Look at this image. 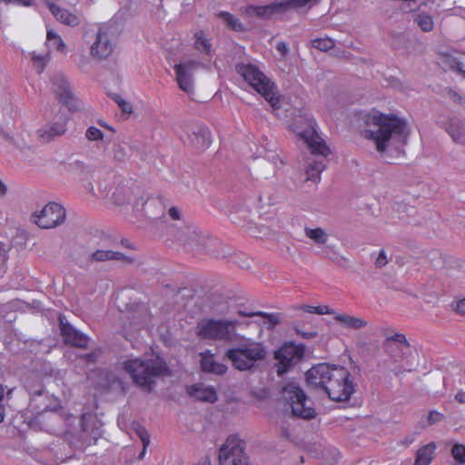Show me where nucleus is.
<instances>
[{
  "label": "nucleus",
  "instance_id": "nucleus-14",
  "mask_svg": "<svg viewBox=\"0 0 465 465\" xmlns=\"http://www.w3.org/2000/svg\"><path fill=\"white\" fill-rule=\"evenodd\" d=\"M34 218L35 223L41 228H54L64 222L65 210L59 203H49Z\"/></svg>",
  "mask_w": 465,
  "mask_h": 465
},
{
  "label": "nucleus",
  "instance_id": "nucleus-54",
  "mask_svg": "<svg viewBox=\"0 0 465 465\" xmlns=\"http://www.w3.org/2000/svg\"><path fill=\"white\" fill-rule=\"evenodd\" d=\"M168 214H169L170 218L173 219V221L181 220V216H182L181 211L176 207H171L168 210Z\"/></svg>",
  "mask_w": 465,
  "mask_h": 465
},
{
  "label": "nucleus",
  "instance_id": "nucleus-58",
  "mask_svg": "<svg viewBox=\"0 0 465 465\" xmlns=\"http://www.w3.org/2000/svg\"><path fill=\"white\" fill-rule=\"evenodd\" d=\"M455 399L460 402V403H465V392L464 391H459L456 395H455Z\"/></svg>",
  "mask_w": 465,
  "mask_h": 465
},
{
  "label": "nucleus",
  "instance_id": "nucleus-41",
  "mask_svg": "<svg viewBox=\"0 0 465 465\" xmlns=\"http://www.w3.org/2000/svg\"><path fill=\"white\" fill-rule=\"evenodd\" d=\"M312 46L326 52L334 47V41L329 37H322L312 40Z\"/></svg>",
  "mask_w": 465,
  "mask_h": 465
},
{
  "label": "nucleus",
  "instance_id": "nucleus-36",
  "mask_svg": "<svg viewBox=\"0 0 465 465\" xmlns=\"http://www.w3.org/2000/svg\"><path fill=\"white\" fill-rule=\"evenodd\" d=\"M305 235L317 244H324L328 240V234L322 228H305Z\"/></svg>",
  "mask_w": 465,
  "mask_h": 465
},
{
  "label": "nucleus",
  "instance_id": "nucleus-42",
  "mask_svg": "<svg viewBox=\"0 0 465 465\" xmlns=\"http://www.w3.org/2000/svg\"><path fill=\"white\" fill-rule=\"evenodd\" d=\"M451 456L456 465H465V445L455 443L451 448Z\"/></svg>",
  "mask_w": 465,
  "mask_h": 465
},
{
  "label": "nucleus",
  "instance_id": "nucleus-37",
  "mask_svg": "<svg viewBox=\"0 0 465 465\" xmlns=\"http://www.w3.org/2000/svg\"><path fill=\"white\" fill-rule=\"evenodd\" d=\"M47 45L62 53L65 51V44L56 33L53 30H48L46 35Z\"/></svg>",
  "mask_w": 465,
  "mask_h": 465
},
{
  "label": "nucleus",
  "instance_id": "nucleus-19",
  "mask_svg": "<svg viewBox=\"0 0 465 465\" xmlns=\"http://www.w3.org/2000/svg\"><path fill=\"white\" fill-rule=\"evenodd\" d=\"M336 371L341 378H348L349 373L345 368L340 365H331L327 362H321L313 365L306 371L305 378H331Z\"/></svg>",
  "mask_w": 465,
  "mask_h": 465
},
{
  "label": "nucleus",
  "instance_id": "nucleus-30",
  "mask_svg": "<svg viewBox=\"0 0 465 465\" xmlns=\"http://www.w3.org/2000/svg\"><path fill=\"white\" fill-rule=\"evenodd\" d=\"M436 445L430 442L418 450L415 459V465H429L433 458Z\"/></svg>",
  "mask_w": 465,
  "mask_h": 465
},
{
  "label": "nucleus",
  "instance_id": "nucleus-33",
  "mask_svg": "<svg viewBox=\"0 0 465 465\" xmlns=\"http://www.w3.org/2000/svg\"><path fill=\"white\" fill-rule=\"evenodd\" d=\"M238 314L240 316H245V317H253V316H260L264 318V324L267 325V328L272 329L273 328L278 322L279 318L277 314L274 313H267L263 312H243V311H238Z\"/></svg>",
  "mask_w": 465,
  "mask_h": 465
},
{
  "label": "nucleus",
  "instance_id": "nucleus-46",
  "mask_svg": "<svg viewBox=\"0 0 465 465\" xmlns=\"http://www.w3.org/2000/svg\"><path fill=\"white\" fill-rule=\"evenodd\" d=\"M113 157L117 162H124L128 158L126 148L121 144H115L113 149Z\"/></svg>",
  "mask_w": 465,
  "mask_h": 465
},
{
  "label": "nucleus",
  "instance_id": "nucleus-6",
  "mask_svg": "<svg viewBox=\"0 0 465 465\" xmlns=\"http://www.w3.org/2000/svg\"><path fill=\"white\" fill-rule=\"evenodd\" d=\"M225 355L235 369L252 371L257 368L259 362L265 359L267 350L261 342L250 341L237 348L229 349Z\"/></svg>",
  "mask_w": 465,
  "mask_h": 465
},
{
  "label": "nucleus",
  "instance_id": "nucleus-1",
  "mask_svg": "<svg viewBox=\"0 0 465 465\" xmlns=\"http://www.w3.org/2000/svg\"><path fill=\"white\" fill-rule=\"evenodd\" d=\"M363 136L373 141L379 153L400 152L410 134L406 121L393 114L372 110L366 114Z\"/></svg>",
  "mask_w": 465,
  "mask_h": 465
},
{
  "label": "nucleus",
  "instance_id": "nucleus-28",
  "mask_svg": "<svg viewBox=\"0 0 465 465\" xmlns=\"http://www.w3.org/2000/svg\"><path fill=\"white\" fill-rule=\"evenodd\" d=\"M447 132L457 143H465V123L460 119H450L447 126Z\"/></svg>",
  "mask_w": 465,
  "mask_h": 465
},
{
  "label": "nucleus",
  "instance_id": "nucleus-47",
  "mask_svg": "<svg viewBox=\"0 0 465 465\" xmlns=\"http://www.w3.org/2000/svg\"><path fill=\"white\" fill-rule=\"evenodd\" d=\"M444 418V415L437 411H430L429 414L426 417V424L428 425H433L435 423H438L441 421Z\"/></svg>",
  "mask_w": 465,
  "mask_h": 465
},
{
  "label": "nucleus",
  "instance_id": "nucleus-39",
  "mask_svg": "<svg viewBox=\"0 0 465 465\" xmlns=\"http://www.w3.org/2000/svg\"><path fill=\"white\" fill-rule=\"evenodd\" d=\"M31 60L38 74H41L49 61V54H39L35 52L31 54Z\"/></svg>",
  "mask_w": 465,
  "mask_h": 465
},
{
  "label": "nucleus",
  "instance_id": "nucleus-4",
  "mask_svg": "<svg viewBox=\"0 0 465 465\" xmlns=\"http://www.w3.org/2000/svg\"><path fill=\"white\" fill-rule=\"evenodd\" d=\"M237 73L271 104L273 110L279 108V97L273 83L254 64H239Z\"/></svg>",
  "mask_w": 465,
  "mask_h": 465
},
{
  "label": "nucleus",
  "instance_id": "nucleus-61",
  "mask_svg": "<svg viewBox=\"0 0 465 465\" xmlns=\"http://www.w3.org/2000/svg\"><path fill=\"white\" fill-rule=\"evenodd\" d=\"M324 256H325V257H328V258H330V259H331V260L336 259V257H334V256H336V254H335V253H333V255H331V252H330V249H329V248H327V249L324 251Z\"/></svg>",
  "mask_w": 465,
  "mask_h": 465
},
{
  "label": "nucleus",
  "instance_id": "nucleus-51",
  "mask_svg": "<svg viewBox=\"0 0 465 465\" xmlns=\"http://www.w3.org/2000/svg\"><path fill=\"white\" fill-rule=\"evenodd\" d=\"M449 96L456 104H465V97H463L462 95H460L459 93H457L454 90H450Z\"/></svg>",
  "mask_w": 465,
  "mask_h": 465
},
{
  "label": "nucleus",
  "instance_id": "nucleus-45",
  "mask_svg": "<svg viewBox=\"0 0 465 465\" xmlns=\"http://www.w3.org/2000/svg\"><path fill=\"white\" fill-rule=\"evenodd\" d=\"M135 387L140 388L144 392H151L155 387V380H133Z\"/></svg>",
  "mask_w": 465,
  "mask_h": 465
},
{
  "label": "nucleus",
  "instance_id": "nucleus-60",
  "mask_svg": "<svg viewBox=\"0 0 465 465\" xmlns=\"http://www.w3.org/2000/svg\"><path fill=\"white\" fill-rule=\"evenodd\" d=\"M281 430H282V436H283V437H285V438H287V439H288V438H290L291 434H290V432H289L288 428H285V427H283V426H282V427L281 428Z\"/></svg>",
  "mask_w": 465,
  "mask_h": 465
},
{
  "label": "nucleus",
  "instance_id": "nucleus-40",
  "mask_svg": "<svg viewBox=\"0 0 465 465\" xmlns=\"http://www.w3.org/2000/svg\"><path fill=\"white\" fill-rule=\"evenodd\" d=\"M135 432L143 443V450L139 455V458L143 459L146 453V449L150 444V435L147 430L139 424L135 427Z\"/></svg>",
  "mask_w": 465,
  "mask_h": 465
},
{
  "label": "nucleus",
  "instance_id": "nucleus-20",
  "mask_svg": "<svg viewBox=\"0 0 465 465\" xmlns=\"http://www.w3.org/2000/svg\"><path fill=\"white\" fill-rule=\"evenodd\" d=\"M61 335L65 343L72 346L84 348L88 344V337L74 329L72 325L61 321L60 323Z\"/></svg>",
  "mask_w": 465,
  "mask_h": 465
},
{
  "label": "nucleus",
  "instance_id": "nucleus-12",
  "mask_svg": "<svg viewBox=\"0 0 465 465\" xmlns=\"http://www.w3.org/2000/svg\"><path fill=\"white\" fill-rule=\"evenodd\" d=\"M318 0H282L275 1L269 5H245L241 8V12L250 17H269L275 11H286L294 8L313 5Z\"/></svg>",
  "mask_w": 465,
  "mask_h": 465
},
{
  "label": "nucleus",
  "instance_id": "nucleus-38",
  "mask_svg": "<svg viewBox=\"0 0 465 465\" xmlns=\"http://www.w3.org/2000/svg\"><path fill=\"white\" fill-rule=\"evenodd\" d=\"M195 47L202 53L209 54L211 51V43L206 38L203 31H198L194 35Z\"/></svg>",
  "mask_w": 465,
  "mask_h": 465
},
{
  "label": "nucleus",
  "instance_id": "nucleus-27",
  "mask_svg": "<svg viewBox=\"0 0 465 465\" xmlns=\"http://www.w3.org/2000/svg\"><path fill=\"white\" fill-rule=\"evenodd\" d=\"M47 6L54 17L61 23L70 26L79 25L80 18L76 15L70 13L66 9L60 8L52 3H47Z\"/></svg>",
  "mask_w": 465,
  "mask_h": 465
},
{
  "label": "nucleus",
  "instance_id": "nucleus-44",
  "mask_svg": "<svg viewBox=\"0 0 465 465\" xmlns=\"http://www.w3.org/2000/svg\"><path fill=\"white\" fill-rule=\"evenodd\" d=\"M85 138L90 142H101L104 140V134L97 127L90 126L85 131Z\"/></svg>",
  "mask_w": 465,
  "mask_h": 465
},
{
  "label": "nucleus",
  "instance_id": "nucleus-10",
  "mask_svg": "<svg viewBox=\"0 0 465 465\" xmlns=\"http://www.w3.org/2000/svg\"><path fill=\"white\" fill-rule=\"evenodd\" d=\"M305 355V346L302 343L285 341L273 353V369L278 376L292 372Z\"/></svg>",
  "mask_w": 465,
  "mask_h": 465
},
{
  "label": "nucleus",
  "instance_id": "nucleus-18",
  "mask_svg": "<svg viewBox=\"0 0 465 465\" xmlns=\"http://www.w3.org/2000/svg\"><path fill=\"white\" fill-rule=\"evenodd\" d=\"M114 49V44L110 39L108 34L99 30L96 39L91 45V55L96 59L102 60L112 54Z\"/></svg>",
  "mask_w": 465,
  "mask_h": 465
},
{
  "label": "nucleus",
  "instance_id": "nucleus-63",
  "mask_svg": "<svg viewBox=\"0 0 465 465\" xmlns=\"http://www.w3.org/2000/svg\"><path fill=\"white\" fill-rule=\"evenodd\" d=\"M5 398V388L2 384H0V402H3Z\"/></svg>",
  "mask_w": 465,
  "mask_h": 465
},
{
  "label": "nucleus",
  "instance_id": "nucleus-15",
  "mask_svg": "<svg viewBox=\"0 0 465 465\" xmlns=\"http://www.w3.org/2000/svg\"><path fill=\"white\" fill-rule=\"evenodd\" d=\"M297 309L309 313H315L320 315L334 314L335 321L340 322L342 327L347 329L359 330L367 325V322L363 319L353 317L348 314L334 313V312L331 310L327 305L311 306L303 304L298 306Z\"/></svg>",
  "mask_w": 465,
  "mask_h": 465
},
{
  "label": "nucleus",
  "instance_id": "nucleus-50",
  "mask_svg": "<svg viewBox=\"0 0 465 465\" xmlns=\"http://www.w3.org/2000/svg\"><path fill=\"white\" fill-rule=\"evenodd\" d=\"M146 317H147V312L145 308L143 307L142 315L138 316H133L134 322V324L138 327H143L146 324Z\"/></svg>",
  "mask_w": 465,
  "mask_h": 465
},
{
  "label": "nucleus",
  "instance_id": "nucleus-64",
  "mask_svg": "<svg viewBox=\"0 0 465 465\" xmlns=\"http://www.w3.org/2000/svg\"><path fill=\"white\" fill-rule=\"evenodd\" d=\"M98 124H99L101 126H103V127H104V128H106V129H108V130H113V129H112V127H111V126H109V125H108L104 121H103V120H99V121H98Z\"/></svg>",
  "mask_w": 465,
  "mask_h": 465
},
{
  "label": "nucleus",
  "instance_id": "nucleus-31",
  "mask_svg": "<svg viewBox=\"0 0 465 465\" xmlns=\"http://www.w3.org/2000/svg\"><path fill=\"white\" fill-rule=\"evenodd\" d=\"M126 259L123 253L119 252H113L111 250H97L91 255L93 262H105L111 260L124 261Z\"/></svg>",
  "mask_w": 465,
  "mask_h": 465
},
{
  "label": "nucleus",
  "instance_id": "nucleus-8",
  "mask_svg": "<svg viewBox=\"0 0 465 465\" xmlns=\"http://www.w3.org/2000/svg\"><path fill=\"white\" fill-rule=\"evenodd\" d=\"M109 200L113 204L118 207H127L131 205L136 212H142L143 215L150 220L157 219V214L153 209L162 207L159 201L154 199L134 198V191L127 186H118L112 192Z\"/></svg>",
  "mask_w": 465,
  "mask_h": 465
},
{
  "label": "nucleus",
  "instance_id": "nucleus-53",
  "mask_svg": "<svg viewBox=\"0 0 465 465\" xmlns=\"http://www.w3.org/2000/svg\"><path fill=\"white\" fill-rule=\"evenodd\" d=\"M6 261V251L3 244L0 243V276L4 272V267Z\"/></svg>",
  "mask_w": 465,
  "mask_h": 465
},
{
  "label": "nucleus",
  "instance_id": "nucleus-11",
  "mask_svg": "<svg viewBox=\"0 0 465 465\" xmlns=\"http://www.w3.org/2000/svg\"><path fill=\"white\" fill-rule=\"evenodd\" d=\"M281 399L292 409V416L311 420L316 416V411L305 392L296 385L288 383L281 391Z\"/></svg>",
  "mask_w": 465,
  "mask_h": 465
},
{
  "label": "nucleus",
  "instance_id": "nucleus-24",
  "mask_svg": "<svg viewBox=\"0 0 465 465\" xmlns=\"http://www.w3.org/2000/svg\"><path fill=\"white\" fill-rule=\"evenodd\" d=\"M189 141L197 149L204 150L212 143L211 132L208 128L198 126L188 134Z\"/></svg>",
  "mask_w": 465,
  "mask_h": 465
},
{
  "label": "nucleus",
  "instance_id": "nucleus-56",
  "mask_svg": "<svg viewBox=\"0 0 465 465\" xmlns=\"http://www.w3.org/2000/svg\"><path fill=\"white\" fill-rule=\"evenodd\" d=\"M294 329H295L297 334L301 335L304 339H310V338H313L316 336V332L302 331L299 330L296 325L294 326Z\"/></svg>",
  "mask_w": 465,
  "mask_h": 465
},
{
  "label": "nucleus",
  "instance_id": "nucleus-9",
  "mask_svg": "<svg viewBox=\"0 0 465 465\" xmlns=\"http://www.w3.org/2000/svg\"><path fill=\"white\" fill-rule=\"evenodd\" d=\"M123 368L131 378H153L171 375L165 361L159 356L147 359L134 358L123 362Z\"/></svg>",
  "mask_w": 465,
  "mask_h": 465
},
{
  "label": "nucleus",
  "instance_id": "nucleus-17",
  "mask_svg": "<svg viewBox=\"0 0 465 465\" xmlns=\"http://www.w3.org/2000/svg\"><path fill=\"white\" fill-rule=\"evenodd\" d=\"M201 64L194 60L180 62L174 64L175 80L179 88L191 94L194 91L193 73Z\"/></svg>",
  "mask_w": 465,
  "mask_h": 465
},
{
  "label": "nucleus",
  "instance_id": "nucleus-48",
  "mask_svg": "<svg viewBox=\"0 0 465 465\" xmlns=\"http://www.w3.org/2000/svg\"><path fill=\"white\" fill-rule=\"evenodd\" d=\"M389 259L386 252L384 250H380L374 261L375 267L381 269L387 265Z\"/></svg>",
  "mask_w": 465,
  "mask_h": 465
},
{
  "label": "nucleus",
  "instance_id": "nucleus-13",
  "mask_svg": "<svg viewBox=\"0 0 465 465\" xmlns=\"http://www.w3.org/2000/svg\"><path fill=\"white\" fill-rule=\"evenodd\" d=\"M244 443L237 436L228 437L219 450L220 465H251Z\"/></svg>",
  "mask_w": 465,
  "mask_h": 465
},
{
  "label": "nucleus",
  "instance_id": "nucleus-7",
  "mask_svg": "<svg viewBox=\"0 0 465 465\" xmlns=\"http://www.w3.org/2000/svg\"><path fill=\"white\" fill-rule=\"evenodd\" d=\"M290 128L302 139L313 154L326 156L329 153L328 146L315 131L314 122L310 114L299 112L292 119Z\"/></svg>",
  "mask_w": 465,
  "mask_h": 465
},
{
  "label": "nucleus",
  "instance_id": "nucleus-5",
  "mask_svg": "<svg viewBox=\"0 0 465 465\" xmlns=\"http://www.w3.org/2000/svg\"><path fill=\"white\" fill-rule=\"evenodd\" d=\"M237 320L204 318L197 322L196 335L203 340L232 341L238 340Z\"/></svg>",
  "mask_w": 465,
  "mask_h": 465
},
{
  "label": "nucleus",
  "instance_id": "nucleus-21",
  "mask_svg": "<svg viewBox=\"0 0 465 465\" xmlns=\"http://www.w3.org/2000/svg\"><path fill=\"white\" fill-rule=\"evenodd\" d=\"M52 88L61 102L71 107L74 102V96L69 89L65 77L61 74H56L52 77Z\"/></svg>",
  "mask_w": 465,
  "mask_h": 465
},
{
  "label": "nucleus",
  "instance_id": "nucleus-49",
  "mask_svg": "<svg viewBox=\"0 0 465 465\" xmlns=\"http://www.w3.org/2000/svg\"><path fill=\"white\" fill-rule=\"evenodd\" d=\"M114 100H115V102L117 103V104L119 105V107L122 109V111L124 113H126V114H131L132 113L133 107H132V104L129 102L122 99L121 97H119L117 95L115 96Z\"/></svg>",
  "mask_w": 465,
  "mask_h": 465
},
{
  "label": "nucleus",
  "instance_id": "nucleus-22",
  "mask_svg": "<svg viewBox=\"0 0 465 465\" xmlns=\"http://www.w3.org/2000/svg\"><path fill=\"white\" fill-rule=\"evenodd\" d=\"M441 65L446 70H450L462 74L465 77V54L453 52L442 55Z\"/></svg>",
  "mask_w": 465,
  "mask_h": 465
},
{
  "label": "nucleus",
  "instance_id": "nucleus-25",
  "mask_svg": "<svg viewBox=\"0 0 465 465\" xmlns=\"http://www.w3.org/2000/svg\"><path fill=\"white\" fill-rule=\"evenodd\" d=\"M190 397L195 400L214 402L217 400V393L212 387H205L203 383H197L186 388Z\"/></svg>",
  "mask_w": 465,
  "mask_h": 465
},
{
  "label": "nucleus",
  "instance_id": "nucleus-59",
  "mask_svg": "<svg viewBox=\"0 0 465 465\" xmlns=\"http://www.w3.org/2000/svg\"><path fill=\"white\" fill-rule=\"evenodd\" d=\"M5 414V406L3 402H0V423L4 420Z\"/></svg>",
  "mask_w": 465,
  "mask_h": 465
},
{
  "label": "nucleus",
  "instance_id": "nucleus-26",
  "mask_svg": "<svg viewBox=\"0 0 465 465\" xmlns=\"http://www.w3.org/2000/svg\"><path fill=\"white\" fill-rule=\"evenodd\" d=\"M201 366L203 371L216 375H223L227 370L225 365L214 361L213 354L209 351L201 353Z\"/></svg>",
  "mask_w": 465,
  "mask_h": 465
},
{
  "label": "nucleus",
  "instance_id": "nucleus-62",
  "mask_svg": "<svg viewBox=\"0 0 465 465\" xmlns=\"http://www.w3.org/2000/svg\"><path fill=\"white\" fill-rule=\"evenodd\" d=\"M6 193L5 184L0 180V194L4 195Z\"/></svg>",
  "mask_w": 465,
  "mask_h": 465
},
{
  "label": "nucleus",
  "instance_id": "nucleus-16",
  "mask_svg": "<svg viewBox=\"0 0 465 465\" xmlns=\"http://www.w3.org/2000/svg\"><path fill=\"white\" fill-rule=\"evenodd\" d=\"M321 386L333 401H345L355 391L352 380H320Z\"/></svg>",
  "mask_w": 465,
  "mask_h": 465
},
{
  "label": "nucleus",
  "instance_id": "nucleus-57",
  "mask_svg": "<svg viewBox=\"0 0 465 465\" xmlns=\"http://www.w3.org/2000/svg\"><path fill=\"white\" fill-rule=\"evenodd\" d=\"M276 49L282 55H285L288 52V46L284 42L277 43Z\"/></svg>",
  "mask_w": 465,
  "mask_h": 465
},
{
  "label": "nucleus",
  "instance_id": "nucleus-34",
  "mask_svg": "<svg viewBox=\"0 0 465 465\" xmlns=\"http://www.w3.org/2000/svg\"><path fill=\"white\" fill-rule=\"evenodd\" d=\"M414 23L424 32H430L434 28L433 17L424 12L415 15Z\"/></svg>",
  "mask_w": 465,
  "mask_h": 465
},
{
  "label": "nucleus",
  "instance_id": "nucleus-29",
  "mask_svg": "<svg viewBox=\"0 0 465 465\" xmlns=\"http://www.w3.org/2000/svg\"><path fill=\"white\" fill-rule=\"evenodd\" d=\"M216 16L222 21V23L229 29L235 32H243L245 30L242 23L233 15L226 11H220L216 14Z\"/></svg>",
  "mask_w": 465,
  "mask_h": 465
},
{
  "label": "nucleus",
  "instance_id": "nucleus-55",
  "mask_svg": "<svg viewBox=\"0 0 465 465\" xmlns=\"http://www.w3.org/2000/svg\"><path fill=\"white\" fill-rule=\"evenodd\" d=\"M455 310L457 313L460 315H465V298L460 299L457 302Z\"/></svg>",
  "mask_w": 465,
  "mask_h": 465
},
{
  "label": "nucleus",
  "instance_id": "nucleus-32",
  "mask_svg": "<svg viewBox=\"0 0 465 465\" xmlns=\"http://www.w3.org/2000/svg\"><path fill=\"white\" fill-rule=\"evenodd\" d=\"M325 165L322 161L313 160L309 163L306 168V181L319 183L321 180V173L324 170Z\"/></svg>",
  "mask_w": 465,
  "mask_h": 465
},
{
  "label": "nucleus",
  "instance_id": "nucleus-35",
  "mask_svg": "<svg viewBox=\"0 0 465 465\" xmlns=\"http://www.w3.org/2000/svg\"><path fill=\"white\" fill-rule=\"evenodd\" d=\"M67 170L79 177H87L91 174L90 167L84 162L75 160L68 163Z\"/></svg>",
  "mask_w": 465,
  "mask_h": 465
},
{
  "label": "nucleus",
  "instance_id": "nucleus-3",
  "mask_svg": "<svg viewBox=\"0 0 465 465\" xmlns=\"http://www.w3.org/2000/svg\"><path fill=\"white\" fill-rule=\"evenodd\" d=\"M172 235L177 244L183 246L185 251L196 254L211 253V248L215 243V240L209 238L197 226L183 222L181 223L179 227L175 224Z\"/></svg>",
  "mask_w": 465,
  "mask_h": 465
},
{
  "label": "nucleus",
  "instance_id": "nucleus-2",
  "mask_svg": "<svg viewBox=\"0 0 465 465\" xmlns=\"http://www.w3.org/2000/svg\"><path fill=\"white\" fill-rule=\"evenodd\" d=\"M383 349L388 359L383 361L380 367L389 373L395 376L402 375L411 371L418 365V351L401 332L387 336Z\"/></svg>",
  "mask_w": 465,
  "mask_h": 465
},
{
  "label": "nucleus",
  "instance_id": "nucleus-43",
  "mask_svg": "<svg viewBox=\"0 0 465 465\" xmlns=\"http://www.w3.org/2000/svg\"><path fill=\"white\" fill-rule=\"evenodd\" d=\"M18 302L12 301L5 304L0 305V320L4 319L11 322L13 319L9 316V313L14 312L17 308Z\"/></svg>",
  "mask_w": 465,
  "mask_h": 465
},
{
  "label": "nucleus",
  "instance_id": "nucleus-23",
  "mask_svg": "<svg viewBox=\"0 0 465 465\" xmlns=\"http://www.w3.org/2000/svg\"><path fill=\"white\" fill-rule=\"evenodd\" d=\"M65 131L66 124L62 121L45 124L37 131V135L42 142L47 143L64 134Z\"/></svg>",
  "mask_w": 465,
  "mask_h": 465
},
{
  "label": "nucleus",
  "instance_id": "nucleus-52",
  "mask_svg": "<svg viewBox=\"0 0 465 465\" xmlns=\"http://www.w3.org/2000/svg\"><path fill=\"white\" fill-rule=\"evenodd\" d=\"M252 395L258 400H264L270 396V391L266 388H262L252 391Z\"/></svg>",
  "mask_w": 465,
  "mask_h": 465
}]
</instances>
